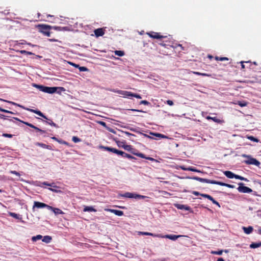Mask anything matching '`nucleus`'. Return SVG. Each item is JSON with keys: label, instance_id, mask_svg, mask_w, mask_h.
I'll use <instances>...</instances> for the list:
<instances>
[{"label": "nucleus", "instance_id": "nucleus-35", "mask_svg": "<svg viewBox=\"0 0 261 261\" xmlns=\"http://www.w3.org/2000/svg\"><path fill=\"white\" fill-rule=\"evenodd\" d=\"M41 184L52 187H57V186L54 185V183L49 184L48 183L47 181H44L43 182H41Z\"/></svg>", "mask_w": 261, "mask_h": 261}, {"label": "nucleus", "instance_id": "nucleus-18", "mask_svg": "<svg viewBox=\"0 0 261 261\" xmlns=\"http://www.w3.org/2000/svg\"><path fill=\"white\" fill-rule=\"evenodd\" d=\"M224 174L229 178H236V174H234L233 173L230 171H225L224 172Z\"/></svg>", "mask_w": 261, "mask_h": 261}, {"label": "nucleus", "instance_id": "nucleus-10", "mask_svg": "<svg viewBox=\"0 0 261 261\" xmlns=\"http://www.w3.org/2000/svg\"><path fill=\"white\" fill-rule=\"evenodd\" d=\"M245 163L248 165H254L257 166L260 165V163L258 161L252 158H249L247 160L245 161Z\"/></svg>", "mask_w": 261, "mask_h": 261}, {"label": "nucleus", "instance_id": "nucleus-58", "mask_svg": "<svg viewBox=\"0 0 261 261\" xmlns=\"http://www.w3.org/2000/svg\"><path fill=\"white\" fill-rule=\"evenodd\" d=\"M193 73L196 75H201V72H199L193 71Z\"/></svg>", "mask_w": 261, "mask_h": 261}, {"label": "nucleus", "instance_id": "nucleus-13", "mask_svg": "<svg viewBox=\"0 0 261 261\" xmlns=\"http://www.w3.org/2000/svg\"><path fill=\"white\" fill-rule=\"evenodd\" d=\"M25 110H27L29 111H30L31 112L34 113L38 115L39 116L43 117L44 119H48L47 118V117L41 111H40L39 110H34V109H29V108H27V109H25Z\"/></svg>", "mask_w": 261, "mask_h": 261}, {"label": "nucleus", "instance_id": "nucleus-46", "mask_svg": "<svg viewBox=\"0 0 261 261\" xmlns=\"http://www.w3.org/2000/svg\"><path fill=\"white\" fill-rule=\"evenodd\" d=\"M211 201L213 202V203L217 205L219 207H220V205L218 202L216 201L214 198L211 200Z\"/></svg>", "mask_w": 261, "mask_h": 261}, {"label": "nucleus", "instance_id": "nucleus-16", "mask_svg": "<svg viewBox=\"0 0 261 261\" xmlns=\"http://www.w3.org/2000/svg\"><path fill=\"white\" fill-rule=\"evenodd\" d=\"M206 119L207 120H212L214 122H217L218 123L221 124L224 122V120L219 119L217 118L216 117H212L210 116H207L206 117Z\"/></svg>", "mask_w": 261, "mask_h": 261}, {"label": "nucleus", "instance_id": "nucleus-19", "mask_svg": "<svg viewBox=\"0 0 261 261\" xmlns=\"http://www.w3.org/2000/svg\"><path fill=\"white\" fill-rule=\"evenodd\" d=\"M51 29H53L55 30H56L58 31H65L69 30L68 27H58V26H54V27H52Z\"/></svg>", "mask_w": 261, "mask_h": 261}, {"label": "nucleus", "instance_id": "nucleus-39", "mask_svg": "<svg viewBox=\"0 0 261 261\" xmlns=\"http://www.w3.org/2000/svg\"><path fill=\"white\" fill-rule=\"evenodd\" d=\"M238 104L241 107H245L247 106V103L246 102H245V101H239L238 102Z\"/></svg>", "mask_w": 261, "mask_h": 261}, {"label": "nucleus", "instance_id": "nucleus-59", "mask_svg": "<svg viewBox=\"0 0 261 261\" xmlns=\"http://www.w3.org/2000/svg\"><path fill=\"white\" fill-rule=\"evenodd\" d=\"M124 133L128 136H134L133 134H130V133L129 132H125Z\"/></svg>", "mask_w": 261, "mask_h": 261}, {"label": "nucleus", "instance_id": "nucleus-27", "mask_svg": "<svg viewBox=\"0 0 261 261\" xmlns=\"http://www.w3.org/2000/svg\"><path fill=\"white\" fill-rule=\"evenodd\" d=\"M261 247V242L258 243H252L250 245V248H256Z\"/></svg>", "mask_w": 261, "mask_h": 261}, {"label": "nucleus", "instance_id": "nucleus-5", "mask_svg": "<svg viewBox=\"0 0 261 261\" xmlns=\"http://www.w3.org/2000/svg\"><path fill=\"white\" fill-rule=\"evenodd\" d=\"M238 185L239 187H238L237 190L239 192L243 193H250L252 192L251 189L244 186V184L243 182H240Z\"/></svg>", "mask_w": 261, "mask_h": 261}, {"label": "nucleus", "instance_id": "nucleus-8", "mask_svg": "<svg viewBox=\"0 0 261 261\" xmlns=\"http://www.w3.org/2000/svg\"><path fill=\"white\" fill-rule=\"evenodd\" d=\"M35 207L38 208L46 207L48 210H49V208H51V206H49L44 203H42V202H39V201H35L34 202V205L33 206V209L34 210L35 208Z\"/></svg>", "mask_w": 261, "mask_h": 261}, {"label": "nucleus", "instance_id": "nucleus-25", "mask_svg": "<svg viewBox=\"0 0 261 261\" xmlns=\"http://www.w3.org/2000/svg\"><path fill=\"white\" fill-rule=\"evenodd\" d=\"M114 153H115L117 155H121L123 158H125V156L126 154V153H125V152L122 151L121 150H118L117 149H115Z\"/></svg>", "mask_w": 261, "mask_h": 261}, {"label": "nucleus", "instance_id": "nucleus-54", "mask_svg": "<svg viewBox=\"0 0 261 261\" xmlns=\"http://www.w3.org/2000/svg\"><path fill=\"white\" fill-rule=\"evenodd\" d=\"M58 142L61 143V144H67V142L64 141H62V140H59V141H57Z\"/></svg>", "mask_w": 261, "mask_h": 261}, {"label": "nucleus", "instance_id": "nucleus-22", "mask_svg": "<svg viewBox=\"0 0 261 261\" xmlns=\"http://www.w3.org/2000/svg\"><path fill=\"white\" fill-rule=\"evenodd\" d=\"M35 145L36 146H40V147H41L43 148H45V149H51V147L49 145H46L44 143H39V142H37L36 143Z\"/></svg>", "mask_w": 261, "mask_h": 261}, {"label": "nucleus", "instance_id": "nucleus-55", "mask_svg": "<svg viewBox=\"0 0 261 261\" xmlns=\"http://www.w3.org/2000/svg\"><path fill=\"white\" fill-rule=\"evenodd\" d=\"M192 193L195 195H196V196H198V195H200L201 194H200L198 192H197V191H193L192 192Z\"/></svg>", "mask_w": 261, "mask_h": 261}, {"label": "nucleus", "instance_id": "nucleus-26", "mask_svg": "<svg viewBox=\"0 0 261 261\" xmlns=\"http://www.w3.org/2000/svg\"><path fill=\"white\" fill-rule=\"evenodd\" d=\"M9 216L12 217L13 218H14L16 219H21V217L20 216V215H18V214H17L15 213H13V212H9Z\"/></svg>", "mask_w": 261, "mask_h": 261}, {"label": "nucleus", "instance_id": "nucleus-29", "mask_svg": "<svg viewBox=\"0 0 261 261\" xmlns=\"http://www.w3.org/2000/svg\"><path fill=\"white\" fill-rule=\"evenodd\" d=\"M150 134H151L154 136L161 138H167V137L165 135H164L163 134H160V133H150Z\"/></svg>", "mask_w": 261, "mask_h": 261}, {"label": "nucleus", "instance_id": "nucleus-15", "mask_svg": "<svg viewBox=\"0 0 261 261\" xmlns=\"http://www.w3.org/2000/svg\"><path fill=\"white\" fill-rule=\"evenodd\" d=\"M103 28H98L94 30V34L97 37L102 36L105 34Z\"/></svg>", "mask_w": 261, "mask_h": 261}, {"label": "nucleus", "instance_id": "nucleus-41", "mask_svg": "<svg viewBox=\"0 0 261 261\" xmlns=\"http://www.w3.org/2000/svg\"><path fill=\"white\" fill-rule=\"evenodd\" d=\"M2 136L6 138H12L13 136V135L9 134H6V133H3L2 134Z\"/></svg>", "mask_w": 261, "mask_h": 261}, {"label": "nucleus", "instance_id": "nucleus-2", "mask_svg": "<svg viewBox=\"0 0 261 261\" xmlns=\"http://www.w3.org/2000/svg\"><path fill=\"white\" fill-rule=\"evenodd\" d=\"M35 87H37L40 91L44 92L45 93L52 94L56 92L57 89H60L62 91H65V89L63 87H49L46 86H44L42 85H35Z\"/></svg>", "mask_w": 261, "mask_h": 261}, {"label": "nucleus", "instance_id": "nucleus-1", "mask_svg": "<svg viewBox=\"0 0 261 261\" xmlns=\"http://www.w3.org/2000/svg\"><path fill=\"white\" fill-rule=\"evenodd\" d=\"M193 179L196 180L201 182H205L207 184H215L220 185L221 186H225L229 188H234L235 186L233 185H230L226 183H224L221 181H218L214 180H211L206 178H203L195 176L193 177Z\"/></svg>", "mask_w": 261, "mask_h": 261}, {"label": "nucleus", "instance_id": "nucleus-60", "mask_svg": "<svg viewBox=\"0 0 261 261\" xmlns=\"http://www.w3.org/2000/svg\"><path fill=\"white\" fill-rule=\"evenodd\" d=\"M20 53L22 54H25L26 55V53H27V51L26 50H21L20 51Z\"/></svg>", "mask_w": 261, "mask_h": 261}, {"label": "nucleus", "instance_id": "nucleus-33", "mask_svg": "<svg viewBox=\"0 0 261 261\" xmlns=\"http://www.w3.org/2000/svg\"><path fill=\"white\" fill-rule=\"evenodd\" d=\"M215 59L217 61H228L229 60L228 58L227 57H219L218 56H216L215 57Z\"/></svg>", "mask_w": 261, "mask_h": 261}, {"label": "nucleus", "instance_id": "nucleus-7", "mask_svg": "<svg viewBox=\"0 0 261 261\" xmlns=\"http://www.w3.org/2000/svg\"><path fill=\"white\" fill-rule=\"evenodd\" d=\"M146 34L148 35L150 38L153 39H160L167 38V36L162 35L160 33L154 32L153 31L147 32L146 33Z\"/></svg>", "mask_w": 261, "mask_h": 261}, {"label": "nucleus", "instance_id": "nucleus-42", "mask_svg": "<svg viewBox=\"0 0 261 261\" xmlns=\"http://www.w3.org/2000/svg\"><path fill=\"white\" fill-rule=\"evenodd\" d=\"M79 69L80 71H86L88 70L87 67L84 66H79Z\"/></svg>", "mask_w": 261, "mask_h": 261}, {"label": "nucleus", "instance_id": "nucleus-20", "mask_svg": "<svg viewBox=\"0 0 261 261\" xmlns=\"http://www.w3.org/2000/svg\"><path fill=\"white\" fill-rule=\"evenodd\" d=\"M138 233L139 234L145 235V236H152L153 237H161L160 234H154V233H152L151 232H148L139 231Z\"/></svg>", "mask_w": 261, "mask_h": 261}, {"label": "nucleus", "instance_id": "nucleus-12", "mask_svg": "<svg viewBox=\"0 0 261 261\" xmlns=\"http://www.w3.org/2000/svg\"><path fill=\"white\" fill-rule=\"evenodd\" d=\"M184 237V236H182V235H174V234H167V235H166L165 236H161L160 237L168 238V239H170L171 240L175 241L177 239H178L179 238H180V237Z\"/></svg>", "mask_w": 261, "mask_h": 261}, {"label": "nucleus", "instance_id": "nucleus-57", "mask_svg": "<svg viewBox=\"0 0 261 261\" xmlns=\"http://www.w3.org/2000/svg\"><path fill=\"white\" fill-rule=\"evenodd\" d=\"M200 195L204 198H207L208 195L206 194H201Z\"/></svg>", "mask_w": 261, "mask_h": 261}, {"label": "nucleus", "instance_id": "nucleus-48", "mask_svg": "<svg viewBox=\"0 0 261 261\" xmlns=\"http://www.w3.org/2000/svg\"><path fill=\"white\" fill-rule=\"evenodd\" d=\"M166 103L167 105H169V106H173V105H174V103H173V101H172V100H167V101H166Z\"/></svg>", "mask_w": 261, "mask_h": 261}, {"label": "nucleus", "instance_id": "nucleus-9", "mask_svg": "<svg viewBox=\"0 0 261 261\" xmlns=\"http://www.w3.org/2000/svg\"><path fill=\"white\" fill-rule=\"evenodd\" d=\"M14 119L18 120V121H19L20 122H21L22 123H24V124L27 125V126H30V127L31 128H33L34 129H35V130H36L37 132H41V133H45V131L44 130H42L41 129H40L39 128L35 126V125H33L31 123H30L29 122H24L23 121H21L20 120H19L18 118H15L14 117Z\"/></svg>", "mask_w": 261, "mask_h": 261}, {"label": "nucleus", "instance_id": "nucleus-43", "mask_svg": "<svg viewBox=\"0 0 261 261\" xmlns=\"http://www.w3.org/2000/svg\"><path fill=\"white\" fill-rule=\"evenodd\" d=\"M0 111L5 112V113H9V114H13V113L12 112L4 109L1 107H0Z\"/></svg>", "mask_w": 261, "mask_h": 261}, {"label": "nucleus", "instance_id": "nucleus-62", "mask_svg": "<svg viewBox=\"0 0 261 261\" xmlns=\"http://www.w3.org/2000/svg\"><path fill=\"white\" fill-rule=\"evenodd\" d=\"M208 199H209L210 200H212V199H213V198L210 195H208L207 196V198Z\"/></svg>", "mask_w": 261, "mask_h": 261}, {"label": "nucleus", "instance_id": "nucleus-45", "mask_svg": "<svg viewBox=\"0 0 261 261\" xmlns=\"http://www.w3.org/2000/svg\"><path fill=\"white\" fill-rule=\"evenodd\" d=\"M140 105H148L150 104V103L147 101V100H141L140 102Z\"/></svg>", "mask_w": 261, "mask_h": 261}, {"label": "nucleus", "instance_id": "nucleus-38", "mask_svg": "<svg viewBox=\"0 0 261 261\" xmlns=\"http://www.w3.org/2000/svg\"><path fill=\"white\" fill-rule=\"evenodd\" d=\"M72 141L73 142H74V143H78L81 141V139L79 138H78L77 137L73 136L72 138Z\"/></svg>", "mask_w": 261, "mask_h": 261}, {"label": "nucleus", "instance_id": "nucleus-14", "mask_svg": "<svg viewBox=\"0 0 261 261\" xmlns=\"http://www.w3.org/2000/svg\"><path fill=\"white\" fill-rule=\"evenodd\" d=\"M105 211L110 212L118 216H121L123 215V214H124L123 211L117 210L108 208V209H106Z\"/></svg>", "mask_w": 261, "mask_h": 261}, {"label": "nucleus", "instance_id": "nucleus-17", "mask_svg": "<svg viewBox=\"0 0 261 261\" xmlns=\"http://www.w3.org/2000/svg\"><path fill=\"white\" fill-rule=\"evenodd\" d=\"M175 205L176 207L179 210H185L187 211H189L191 209L190 206L184 204H176Z\"/></svg>", "mask_w": 261, "mask_h": 261}, {"label": "nucleus", "instance_id": "nucleus-28", "mask_svg": "<svg viewBox=\"0 0 261 261\" xmlns=\"http://www.w3.org/2000/svg\"><path fill=\"white\" fill-rule=\"evenodd\" d=\"M51 240V237L49 236H44L42 239V241L46 243H49Z\"/></svg>", "mask_w": 261, "mask_h": 261}, {"label": "nucleus", "instance_id": "nucleus-63", "mask_svg": "<svg viewBox=\"0 0 261 261\" xmlns=\"http://www.w3.org/2000/svg\"><path fill=\"white\" fill-rule=\"evenodd\" d=\"M217 261H225V260L223 258H219Z\"/></svg>", "mask_w": 261, "mask_h": 261}, {"label": "nucleus", "instance_id": "nucleus-11", "mask_svg": "<svg viewBox=\"0 0 261 261\" xmlns=\"http://www.w3.org/2000/svg\"><path fill=\"white\" fill-rule=\"evenodd\" d=\"M114 92L124 95L125 97H129V96H132L133 97V93L126 91H122V90H117V91H113Z\"/></svg>", "mask_w": 261, "mask_h": 261}, {"label": "nucleus", "instance_id": "nucleus-37", "mask_svg": "<svg viewBox=\"0 0 261 261\" xmlns=\"http://www.w3.org/2000/svg\"><path fill=\"white\" fill-rule=\"evenodd\" d=\"M236 179H240L241 180H244V181H248V179L243 176H241L240 175H236Z\"/></svg>", "mask_w": 261, "mask_h": 261}, {"label": "nucleus", "instance_id": "nucleus-52", "mask_svg": "<svg viewBox=\"0 0 261 261\" xmlns=\"http://www.w3.org/2000/svg\"><path fill=\"white\" fill-rule=\"evenodd\" d=\"M249 62H250V61H246V62H244V61H241L240 62V63L241 64V67H242V69H244L245 68V65L244 64V63H249Z\"/></svg>", "mask_w": 261, "mask_h": 261}, {"label": "nucleus", "instance_id": "nucleus-4", "mask_svg": "<svg viewBox=\"0 0 261 261\" xmlns=\"http://www.w3.org/2000/svg\"><path fill=\"white\" fill-rule=\"evenodd\" d=\"M122 147L124 148L125 150L129 151L134 155H135L140 158H144V154L141 152H136L134 151V149L133 148L132 146L130 145H123L122 146Z\"/></svg>", "mask_w": 261, "mask_h": 261}, {"label": "nucleus", "instance_id": "nucleus-36", "mask_svg": "<svg viewBox=\"0 0 261 261\" xmlns=\"http://www.w3.org/2000/svg\"><path fill=\"white\" fill-rule=\"evenodd\" d=\"M49 120L48 121H46V123H48L49 125L54 126V127H58L57 126V125L55 123H54L51 120Z\"/></svg>", "mask_w": 261, "mask_h": 261}, {"label": "nucleus", "instance_id": "nucleus-49", "mask_svg": "<svg viewBox=\"0 0 261 261\" xmlns=\"http://www.w3.org/2000/svg\"><path fill=\"white\" fill-rule=\"evenodd\" d=\"M133 97H136L138 99H141L142 98L140 95L136 93L133 94Z\"/></svg>", "mask_w": 261, "mask_h": 261}, {"label": "nucleus", "instance_id": "nucleus-30", "mask_svg": "<svg viewBox=\"0 0 261 261\" xmlns=\"http://www.w3.org/2000/svg\"><path fill=\"white\" fill-rule=\"evenodd\" d=\"M84 212H96V210L92 206H86L84 208Z\"/></svg>", "mask_w": 261, "mask_h": 261}, {"label": "nucleus", "instance_id": "nucleus-56", "mask_svg": "<svg viewBox=\"0 0 261 261\" xmlns=\"http://www.w3.org/2000/svg\"><path fill=\"white\" fill-rule=\"evenodd\" d=\"M132 156V155L126 153V154L125 158H128L129 159H131Z\"/></svg>", "mask_w": 261, "mask_h": 261}, {"label": "nucleus", "instance_id": "nucleus-51", "mask_svg": "<svg viewBox=\"0 0 261 261\" xmlns=\"http://www.w3.org/2000/svg\"><path fill=\"white\" fill-rule=\"evenodd\" d=\"M144 158H142L143 159H145L146 160H149V161H154L155 160L151 158V157H146L145 156V154H144Z\"/></svg>", "mask_w": 261, "mask_h": 261}, {"label": "nucleus", "instance_id": "nucleus-24", "mask_svg": "<svg viewBox=\"0 0 261 261\" xmlns=\"http://www.w3.org/2000/svg\"><path fill=\"white\" fill-rule=\"evenodd\" d=\"M49 210L53 211L56 215L63 214V211L58 208H55L51 206V208H49Z\"/></svg>", "mask_w": 261, "mask_h": 261}, {"label": "nucleus", "instance_id": "nucleus-6", "mask_svg": "<svg viewBox=\"0 0 261 261\" xmlns=\"http://www.w3.org/2000/svg\"><path fill=\"white\" fill-rule=\"evenodd\" d=\"M121 197L128 198H135V199H143L145 197L144 196L140 195L129 192H126L123 194L121 195Z\"/></svg>", "mask_w": 261, "mask_h": 261}, {"label": "nucleus", "instance_id": "nucleus-3", "mask_svg": "<svg viewBox=\"0 0 261 261\" xmlns=\"http://www.w3.org/2000/svg\"><path fill=\"white\" fill-rule=\"evenodd\" d=\"M38 28L39 30V31L43 34L44 35L49 37L50 35V33L49 30L51 29L52 27L49 25L46 24H39L38 25Z\"/></svg>", "mask_w": 261, "mask_h": 261}, {"label": "nucleus", "instance_id": "nucleus-32", "mask_svg": "<svg viewBox=\"0 0 261 261\" xmlns=\"http://www.w3.org/2000/svg\"><path fill=\"white\" fill-rule=\"evenodd\" d=\"M42 236L40 234L37 235L36 236H34L32 238V240L33 241H36L37 240H40L42 238Z\"/></svg>", "mask_w": 261, "mask_h": 261}, {"label": "nucleus", "instance_id": "nucleus-64", "mask_svg": "<svg viewBox=\"0 0 261 261\" xmlns=\"http://www.w3.org/2000/svg\"><path fill=\"white\" fill-rule=\"evenodd\" d=\"M258 233L259 234H261V227L259 228L258 229Z\"/></svg>", "mask_w": 261, "mask_h": 261}, {"label": "nucleus", "instance_id": "nucleus-50", "mask_svg": "<svg viewBox=\"0 0 261 261\" xmlns=\"http://www.w3.org/2000/svg\"><path fill=\"white\" fill-rule=\"evenodd\" d=\"M69 64H70L71 65L73 66V67H75V68H78L79 67L80 65L79 64H76L75 63H72V62H69Z\"/></svg>", "mask_w": 261, "mask_h": 261}, {"label": "nucleus", "instance_id": "nucleus-34", "mask_svg": "<svg viewBox=\"0 0 261 261\" xmlns=\"http://www.w3.org/2000/svg\"><path fill=\"white\" fill-rule=\"evenodd\" d=\"M115 55L120 57H122L124 55V53L123 51L121 50H115Z\"/></svg>", "mask_w": 261, "mask_h": 261}, {"label": "nucleus", "instance_id": "nucleus-47", "mask_svg": "<svg viewBox=\"0 0 261 261\" xmlns=\"http://www.w3.org/2000/svg\"><path fill=\"white\" fill-rule=\"evenodd\" d=\"M10 173L13 174H15L18 176H20V174L19 172H17L16 171H11Z\"/></svg>", "mask_w": 261, "mask_h": 261}, {"label": "nucleus", "instance_id": "nucleus-40", "mask_svg": "<svg viewBox=\"0 0 261 261\" xmlns=\"http://www.w3.org/2000/svg\"><path fill=\"white\" fill-rule=\"evenodd\" d=\"M248 138L251 141H254L255 142H258V140L257 138L254 137L253 136H249L248 137Z\"/></svg>", "mask_w": 261, "mask_h": 261}, {"label": "nucleus", "instance_id": "nucleus-53", "mask_svg": "<svg viewBox=\"0 0 261 261\" xmlns=\"http://www.w3.org/2000/svg\"><path fill=\"white\" fill-rule=\"evenodd\" d=\"M201 75L203 76H208V77L211 76V75L210 74H207V73H201Z\"/></svg>", "mask_w": 261, "mask_h": 261}, {"label": "nucleus", "instance_id": "nucleus-44", "mask_svg": "<svg viewBox=\"0 0 261 261\" xmlns=\"http://www.w3.org/2000/svg\"><path fill=\"white\" fill-rule=\"evenodd\" d=\"M254 79H255V80H254V81L248 80V81H243V82L241 81L240 82H243V83H254L256 82V81L257 80V79L256 77H255Z\"/></svg>", "mask_w": 261, "mask_h": 261}, {"label": "nucleus", "instance_id": "nucleus-31", "mask_svg": "<svg viewBox=\"0 0 261 261\" xmlns=\"http://www.w3.org/2000/svg\"><path fill=\"white\" fill-rule=\"evenodd\" d=\"M223 252V250H219L218 251H211V253L212 254H216V255H222V253Z\"/></svg>", "mask_w": 261, "mask_h": 261}, {"label": "nucleus", "instance_id": "nucleus-21", "mask_svg": "<svg viewBox=\"0 0 261 261\" xmlns=\"http://www.w3.org/2000/svg\"><path fill=\"white\" fill-rule=\"evenodd\" d=\"M243 229L244 230V232L246 234H250L251 233L253 230V228L252 226H250L247 227H243Z\"/></svg>", "mask_w": 261, "mask_h": 261}, {"label": "nucleus", "instance_id": "nucleus-61", "mask_svg": "<svg viewBox=\"0 0 261 261\" xmlns=\"http://www.w3.org/2000/svg\"><path fill=\"white\" fill-rule=\"evenodd\" d=\"M160 45H161V46H166V45H167V44H166L165 43H164V42L163 41V42H161V43H160Z\"/></svg>", "mask_w": 261, "mask_h": 261}, {"label": "nucleus", "instance_id": "nucleus-23", "mask_svg": "<svg viewBox=\"0 0 261 261\" xmlns=\"http://www.w3.org/2000/svg\"><path fill=\"white\" fill-rule=\"evenodd\" d=\"M99 147L100 148H102V149L105 150H107V151H108L110 152H112L114 153V152L116 149V148H112V147H108V146H100Z\"/></svg>", "mask_w": 261, "mask_h": 261}]
</instances>
